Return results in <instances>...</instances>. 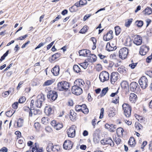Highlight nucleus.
Returning a JSON list of instances; mask_svg holds the SVG:
<instances>
[{
    "mask_svg": "<svg viewBox=\"0 0 152 152\" xmlns=\"http://www.w3.org/2000/svg\"><path fill=\"white\" fill-rule=\"evenodd\" d=\"M135 24L138 27H141L143 24V22L141 20H137L136 21Z\"/></svg>",
    "mask_w": 152,
    "mask_h": 152,
    "instance_id": "nucleus-49",
    "label": "nucleus"
},
{
    "mask_svg": "<svg viewBox=\"0 0 152 152\" xmlns=\"http://www.w3.org/2000/svg\"><path fill=\"white\" fill-rule=\"evenodd\" d=\"M40 126V124L38 122L35 123L34 125V126L37 130H39Z\"/></svg>",
    "mask_w": 152,
    "mask_h": 152,
    "instance_id": "nucleus-57",
    "label": "nucleus"
},
{
    "mask_svg": "<svg viewBox=\"0 0 152 152\" xmlns=\"http://www.w3.org/2000/svg\"><path fill=\"white\" fill-rule=\"evenodd\" d=\"M108 90V87L104 88L102 90L101 93L100 94L101 97H102L105 95Z\"/></svg>",
    "mask_w": 152,
    "mask_h": 152,
    "instance_id": "nucleus-41",
    "label": "nucleus"
},
{
    "mask_svg": "<svg viewBox=\"0 0 152 152\" xmlns=\"http://www.w3.org/2000/svg\"><path fill=\"white\" fill-rule=\"evenodd\" d=\"M134 44L137 45H140L142 42V37L139 35H137L134 37V39L133 41Z\"/></svg>",
    "mask_w": 152,
    "mask_h": 152,
    "instance_id": "nucleus-14",
    "label": "nucleus"
},
{
    "mask_svg": "<svg viewBox=\"0 0 152 152\" xmlns=\"http://www.w3.org/2000/svg\"><path fill=\"white\" fill-rule=\"evenodd\" d=\"M119 74L117 72H113L111 74L110 79L111 83L113 84L116 82L119 77Z\"/></svg>",
    "mask_w": 152,
    "mask_h": 152,
    "instance_id": "nucleus-11",
    "label": "nucleus"
},
{
    "mask_svg": "<svg viewBox=\"0 0 152 152\" xmlns=\"http://www.w3.org/2000/svg\"><path fill=\"white\" fill-rule=\"evenodd\" d=\"M74 83L75 84V86L80 87V88H81L85 84L84 81L81 79H78L76 80Z\"/></svg>",
    "mask_w": 152,
    "mask_h": 152,
    "instance_id": "nucleus-22",
    "label": "nucleus"
},
{
    "mask_svg": "<svg viewBox=\"0 0 152 152\" xmlns=\"http://www.w3.org/2000/svg\"><path fill=\"white\" fill-rule=\"evenodd\" d=\"M85 107L86 105L85 104H83L81 105H78L75 106V110L77 112H82L83 108Z\"/></svg>",
    "mask_w": 152,
    "mask_h": 152,
    "instance_id": "nucleus-31",
    "label": "nucleus"
},
{
    "mask_svg": "<svg viewBox=\"0 0 152 152\" xmlns=\"http://www.w3.org/2000/svg\"><path fill=\"white\" fill-rule=\"evenodd\" d=\"M57 86L58 89L60 91L67 90L69 87V83L66 81H61L58 83Z\"/></svg>",
    "mask_w": 152,
    "mask_h": 152,
    "instance_id": "nucleus-1",
    "label": "nucleus"
},
{
    "mask_svg": "<svg viewBox=\"0 0 152 152\" xmlns=\"http://www.w3.org/2000/svg\"><path fill=\"white\" fill-rule=\"evenodd\" d=\"M101 143L103 145L108 144L112 146L114 145V143L112 139L110 138L104 139L101 141Z\"/></svg>",
    "mask_w": 152,
    "mask_h": 152,
    "instance_id": "nucleus-12",
    "label": "nucleus"
},
{
    "mask_svg": "<svg viewBox=\"0 0 152 152\" xmlns=\"http://www.w3.org/2000/svg\"><path fill=\"white\" fill-rule=\"evenodd\" d=\"M72 93L76 95H79L83 92V90L81 88L75 85L72 86Z\"/></svg>",
    "mask_w": 152,
    "mask_h": 152,
    "instance_id": "nucleus-9",
    "label": "nucleus"
},
{
    "mask_svg": "<svg viewBox=\"0 0 152 152\" xmlns=\"http://www.w3.org/2000/svg\"><path fill=\"white\" fill-rule=\"evenodd\" d=\"M42 123L44 124H47L49 122V119L47 117H43L41 120Z\"/></svg>",
    "mask_w": 152,
    "mask_h": 152,
    "instance_id": "nucleus-36",
    "label": "nucleus"
},
{
    "mask_svg": "<svg viewBox=\"0 0 152 152\" xmlns=\"http://www.w3.org/2000/svg\"><path fill=\"white\" fill-rule=\"evenodd\" d=\"M17 123V126L18 127H21L23 125V119L20 118L18 120Z\"/></svg>",
    "mask_w": 152,
    "mask_h": 152,
    "instance_id": "nucleus-35",
    "label": "nucleus"
},
{
    "mask_svg": "<svg viewBox=\"0 0 152 152\" xmlns=\"http://www.w3.org/2000/svg\"><path fill=\"white\" fill-rule=\"evenodd\" d=\"M129 100L132 102H134L137 99L136 95L134 93H131L130 95Z\"/></svg>",
    "mask_w": 152,
    "mask_h": 152,
    "instance_id": "nucleus-28",
    "label": "nucleus"
},
{
    "mask_svg": "<svg viewBox=\"0 0 152 152\" xmlns=\"http://www.w3.org/2000/svg\"><path fill=\"white\" fill-rule=\"evenodd\" d=\"M124 130L121 127L118 128L116 130V133L118 136L121 137L123 136V133Z\"/></svg>",
    "mask_w": 152,
    "mask_h": 152,
    "instance_id": "nucleus-32",
    "label": "nucleus"
},
{
    "mask_svg": "<svg viewBox=\"0 0 152 152\" xmlns=\"http://www.w3.org/2000/svg\"><path fill=\"white\" fill-rule=\"evenodd\" d=\"M18 102H15L12 104V107L14 109H16L18 108Z\"/></svg>",
    "mask_w": 152,
    "mask_h": 152,
    "instance_id": "nucleus-59",
    "label": "nucleus"
},
{
    "mask_svg": "<svg viewBox=\"0 0 152 152\" xmlns=\"http://www.w3.org/2000/svg\"><path fill=\"white\" fill-rule=\"evenodd\" d=\"M73 143L69 140H65L63 144V148L66 150L71 149L72 147Z\"/></svg>",
    "mask_w": 152,
    "mask_h": 152,
    "instance_id": "nucleus-13",
    "label": "nucleus"
},
{
    "mask_svg": "<svg viewBox=\"0 0 152 152\" xmlns=\"http://www.w3.org/2000/svg\"><path fill=\"white\" fill-rule=\"evenodd\" d=\"M90 57L91 58V60L92 61L94 62L96 60V56L94 54H90Z\"/></svg>",
    "mask_w": 152,
    "mask_h": 152,
    "instance_id": "nucleus-53",
    "label": "nucleus"
},
{
    "mask_svg": "<svg viewBox=\"0 0 152 152\" xmlns=\"http://www.w3.org/2000/svg\"><path fill=\"white\" fill-rule=\"evenodd\" d=\"M69 118L72 121H74L77 117V114L73 110H71L69 112Z\"/></svg>",
    "mask_w": 152,
    "mask_h": 152,
    "instance_id": "nucleus-23",
    "label": "nucleus"
},
{
    "mask_svg": "<svg viewBox=\"0 0 152 152\" xmlns=\"http://www.w3.org/2000/svg\"><path fill=\"white\" fill-rule=\"evenodd\" d=\"M128 53L129 50L127 48H122L119 51V57L122 59H124L127 58Z\"/></svg>",
    "mask_w": 152,
    "mask_h": 152,
    "instance_id": "nucleus-2",
    "label": "nucleus"
},
{
    "mask_svg": "<svg viewBox=\"0 0 152 152\" xmlns=\"http://www.w3.org/2000/svg\"><path fill=\"white\" fill-rule=\"evenodd\" d=\"M129 144L132 147H134L136 144L135 140L134 137H131L128 142Z\"/></svg>",
    "mask_w": 152,
    "mask_h": 152,
    "instance_id": "nucleus-29",
    "label": "nucleus"
},
{
    "mask_svg": "<svg viewBox=\"0 0 152 152\" xmlns=\"http://www.w3.org/2000/svg\"><path fill=\"white\" fill-rule=\"evenodd\" d=\"M54 82L53 80H48L45 82L43 86H48L52 84Z\"/></svg>",
    "mask_w": 152,
    "mask_h": 152,
    "instance_id": "nucleus-37",
    "label": "nucleus"
},
{
    "mask_svg": "<svg viewBox=\"0 0 152 152\" xmlns=\"http://www.w3.org/2000/svg\"><path fill=\"white\" fill-rule=\"evenodd\" d=\"M13 112H12V111L11 110H9L6 113V115L8 117H11L15 112V110H13Z\"/></svg>",
    "mask_w": 152,
    "mask_h": 152,
    "instance_id": "nucleus-46",
    "label": "nucleus"
},
{
    "mask_svg": "<svg viewBox=\"0 0 152 152\" xmlns=\"http://www.w3.org/2000/svg\"><path fill=\"white\" fill-rule=\"evenodd\" d=\"M118 71L121 74L125 73L126 72L125 68L123 66H121L118 68Z\"/></svg>",
    "mask_w": 152,
    "mask_h": 152,
    "instance_id": "nucleus-34",
    "label": "nucleus"
},
{
    "mask_svg": "<svg viewBox=\"0 0 152 152\" xmlns=\"http://www.w3.org/2000/svg\"><path fill=\"white\" fill-rule=\"evenodd\" d=\"M15 134L17 136V139H18V138H20L21 137V133L19 131H16L15 132Z\"/></svg>",
    "mask_w": 152,
    "mask_h": 152,
    "instance_id": "nucleus-62",
    "label": "nucleus"
},
{
    "mask_svg": "<svg viewBox=\"0 0 152 152\" xmlns=\"http://www.w3.org/2000/svg\"><path fill=\"white\" fill-rule=\"evenodd\" d=\"M63 127V125L62 124L57 123L56 127L55 128L56 130H58L62 128Z\"/></svg>",
    "mask_w": 152,
    "mask_h": 152,
    "instance_id": "nucleus-47",
    "label": "nucleus"
},
{
    "mask_svg": "<svg viewBox=\"0 0 152 152\" xmlns=\"http://www.w3.org/2000/svg\"><path fill=\"white\" fill-rule=\"evenodd\" d=\"M32 152H42V150L41 148H37L36 146L34 147H30V151Z\"/></svg>",
    "mask_w": 152,
    "mask_h": 152,
    "instance_id": "nucleus-27",
    "label": "nucleus"
},
{
    "mask_svg": "<svg viewBox=\"0 0 152 152\" xmlns=\"http://www.w3.org/2000/svg\"><path fill=\"white\" fill-rule=\"evenodd\" d=\"M73 70L75 72L78 73L80 71V69L79 67L77 65H74L73 67Z\"/></svg>",
    "mask_w": 152,
    "mask_h": 152,
    "instance_id": "nucleus-44",
    "label": "nucleus"
},
{
    "mask_svg": "<svg viewBox=\"0 0 152 152\" xmlns=\"http://www.w3.org/2000/svg\"><path fill=\"white\" fill-rule=\"evenodd\" d=\"M132 41L131 38L129 37H127L125 41L124 45L125 46L130 47L131 46L132 44Z\"/></svg>",
    "mask_w": 152,
    "mask_h": 152,
    "instance_id": "nucleus-26",
    "label": "nucleus"
},
{
    "mask_svg": "<svg viewBox=\"0 0 152 152\" xmlns=\"http://www.w3.org/2000/svg\"><path fill=\"white\" fill-rule=\"evenodd\" d=\"M89 64L88 62H86L81 64L80 66L83 67L84 69H86L87 67Z\"/></svg>",
    "mask_w": 152,
    "mask_h": 152,
    "instance_id": "nucleus-52",
    "label": "nucleus"
},
{
    "mask_svg": "<svg viewBox=\"0 0 152 152\" xmlns=\"http://www.w3.org/2000/svg\"><path fill=\"white\" fill-rule=\"evenodd\" d=\"M44 100L45 97L43 95H38L37 97V99L35 103L36 106L37 107L40 108L42 106V103Z\"/></svg>",
    "mask_w": 152,
    "mask_h": 152,
    "instance_id": "nucleus-7",
    "label": "nucleus"
},
{
    "mask_svg": "<svg viewBox=\"0 0 152 152\" xmlns=\"http://www.w3.org/2000/svg\"><path fill=\"white\" fill-rule=\"evenodd\" d=\"M137 63H133L130 64L129 65V66L132 69H134L137 66Z\"/></svg>",
    "mask_w": 152,
    "mask_h": 152,
    "instance_id": "nucleus-60",
    "label": "nucleus"
},
{
    "mask_svg": "<svg viewBox=\"0 0 152 152\" xmlns=\"http://www.w3.org/2000/svg\"><path fill=\"white\" fill-rule=\"evenodd\" d=\"M113 32L112 31H109L106 35L104 36V40L105 41H107L113 39Z\"/></svg>",
    "mask_w": 152,
    "mask_h": 152,
    "instance_id": "nucleus-15",
    "label": "nucleus"
},
{
    "mask_svg": "<svg viewBox=\"0 0 152 152\" xmlns=\"http://www.w3.org/2000/svg\"><path fill=\"white\" fill-rule=\"evenodd\" d=\"M99 78L100 81L102 82L107 81L109 79V74L107 72L102 71L99 75Z\"/></svg>",
    "mask_w": 152,
    "mask_h": 152,
    "instance_id": "nucleus-4",
    "label": "nucleus"
},
{
    "mask_svg": "<svg viewBox=\"0 0 152 152\" xmlns=\"http://www.w3.org/2000/svg\"><path fill=\"white\" fill-rule=\"evenodd\" d=\"M115 110L113 108H112L109 112L108 115L110 117H113L115 115Z\"/></svg>",
    "mask_w": 152,
    "mask_h": 152,
    "instance_id": "nucleus-33",
    "label": "nucleus"
},
{
    "mask_svg": "<svg viewBox=\"0 0 152 152\" xmlns=\"http://www.w3.org/2000/svg\"><path fill=\"white\" fill-rule=\"evenodd\" d=\"M133 19L132 18L128 19L127 21H126L125 23V26L127 27H129L132 22Z\"/></svg>",
    "mask_w": 152,
    "mask_h": 152,
    "instance_id": "nucleus-43",
    "label": "nucleus"
},
{
    "mask_svg": "<svg viewBox=\"0 0 152 152\" xmlns=\"http://www.w3.org/2000/svg\"><path fill=\"white\" fill-rule=\"evenodd\" d=\"M9 91H6L2 93V96L3 97H5L7 96L9 94Z\"/></svg>",
    "mask_w": 152,
    "mask_h": 152,
    "instance_id": "nucleus-64",
    "label": "nucleus"
},
{
    "mask_svg": "<svg viewBox=\"0 0 152 152\" xmlns=\"http://www.w3.org/2000/svg\"><path fill=\"white\" fill-rule=\"evenodd\" d=\"M115 34L118 35L121 32V28L119 26H116L115 27Z\"/></svg>",
    "mask_w": 152,
    "mask_h": 152,
    "instance_id": "nucleus-45",
    "label": "nucleus"
},
{
    "mask_svg": "<svg viewBox=\"0 0 152 152\" xmlns=\"http://www.w3.org/2000/svg\"><path fill=\"white\" fill-rule=\"evenodd\" d=\"M88 30V27L87 26H85L81 29L80 31V33L82 34L85 33Z\"/></svg>",
    "mask_w": 152,
    "mask_h": 152,
    "instance_id": "nucleus-48",
    "label": "nucleus"
},
{
    "mask_svg": "<svg viewBox=\"0 0 152 152\" xmlns=\"http://www.w3.org/2000/svg\"><path fill=\"white\" fill-rule=\"evenodd\" d=\"M123 109L125 115L129 117L131 115V109L130 106L127 104L124 103L122 105Z\"/></svg>",
    "mask_w": 152,
    "mask_h": 152,
    "instance_id": "nucleus-3",
    "label": "nucleus"
},
{
    "mask_svg": "<svg viewBox=\"0 0 152 152\" xmlns=\"http://www.w3.org/2000/svg\"><path fill=\"white\" fill-rule=\"evenodd\" d=\"M96 70L97 71H100L102 70V65L99 64H98L96 65Z\"/></svg>",
    "mask_w": 152,
    "mask_h": 152,
    "instance_id": "nucleus-51",
    "label": "nucleus"
},
{
    "mask_svg": "<svg viewBox=\"0 0 152 152\" xmlns=\"http://www.w3.org/2000/svg\"><path fill=\"white\" fill-rule=\"evenodd\" d=\"M47 151H52L53 152H58L60 148L57 145H53L52 143H49L46 148Z\"/></svg>",
    "mask_w": 152,
    "mask_h": 152,
    "instance_id": "nucleus-8",
    "label": "nucleus"
},
{
    "mask_svg": "<svg viewBox=\"0 0 152 152\" xmlns=\"http://www.w3.org/2000/svg\"><path fill=\"white\" fill-rule=\"evenodd\" d=\"M139 87L138 84L134 82H132L130 85V89L132 91H138L139 89Z\"/></svg>",
    "mask_w": 152,
    "mask_h": 152,
    "instance_id": "nucleus-17",
    "label": "nucleus"
},
{
    "mask_svg": "<svg viewBox=\"0 0 152 152\" xmlns=\"http://www.w3.org/2000/svg\"><path fill=\"white\" fill-rule=\"evenodd\" d=\"M26 99L25 97L22 96L20 98L19 100V103H22L25 102Z\"/></svg>",
    "mask_w": 152,
    "mask_h": 152,
    "instance_id": "nucleus-54",
    "label": "nucleus"
},
{
    "mask_svg": "<svg viewBox=\"0 0 152 152\" xmlns=\"http://www.w3.org/2000/svg\"><path fill=\"white\" fill-rule=\"evenodd\" d=\"M105 127L106 128L108 129L110 132H115L117 127L116 125H114L112 124L109 125L108 124H105Z\"/></svg>",
    "mask_w": 152,
    "mask_h": 152,
    "instance_id": "nucleus-19",
    "label": "nucleus"
},
{
    "mask_svg": "<svg viewBox=\"0 0 152 152\" xmlns=\"http://www.w3.org/2000/svg\"><path fill=\"white\" fill-rule=\"evenodd\" d=\"M79 53L80 56L87 57L89 56L90 51L89 50L84 49L80 50Z\"/></svg>",
    "mask_w": 152,
    "mask_h": 152,
    "instance_id": "nucleus-18",
    "label": "nucleus"
},
{
    "mask_svg": "<svg viewBox=\"0 0 152 152\" xmlns=\"http://www.w3.org/2000/svg\"><path fill=\"white\" fill-rule=\"evenodd\" d=\"M75 126L73 125L67 130V134L69 137H73L75 136Z\"/></svg>",
    "mask_w": 152,
    "mask_h": 152,
    "instance_id": "nucleus-10",
    "label": "nucleus"
},
{
    "mask_svg": "<svg viewBox=\"0 0 152 152\" xmlns=\"http://www.w3.org/2000/svg\"><path fill=\"white\" fill-rule=\"evenodd\" d=\"M79 2L81 5H84L86 4L87 3V1L86 0H80Z\"/></svg>",
    "mask_w": 152,
    "mask_h": 152,
    "instance_id": "nucleus-58",
    "label": "nucleus"
},
{
    "mask_svg": "<svg viewBox=\"0 0 152 152\" xmlns=\"http://www.w3.org/2000/svg\"><path fill=\"white\" fill-rule=\"evenodd\" d=\"M82 112L85 114H87L88 113V109L86 107V105L85 107L83 108Z\"/></svg>",
    "mask_w": 152,
    "mask_h": 152,
    "instance_id": "nucleus-55",
    "label": "nucleus"
},
{
    "mask_svg": "<svg viewBox=\"0 0 152 152\" xmlns=\"http://www.w3.org/2000/svg\"><path fill=\"white\" fill-rule=\"evenodd\" d=\"M104 112V109L103 108H102L101 109V113L100 115L99 116L100 118H102L103 116V114Z\"/></svg>",
    "mask_w": 152,
    "mask_h": 152,
    "instance_id": "nucleus-61",
    "label": "nucleus"
},
{
    "mask_svg": "<svg viewBox=\"0 0 152 152\" xmlns=\"http://www.w3.org/2000/svg\"><path fill=\"white\" fill-rule=\"evenodd\" d=\"M144 12L145 14L149 15L152 13L151 8L150 7H147L144 10Z\"/></svg>",
    "mask_w": 152,
    "mask_h": 152,
    "instance_id": "nucleus-38",
    "label": "nucleus"
},
{
    "mask_svg": "<svg viewBox=\"0 0 152 152\" xmlns=\"http://www.w3.org/2000/svg\"><path fill=\"white\" fill-rule=\"evenodd\" d=\"M16 145L20 149L23 148L25 146V143L23 140H19Z\"/></svg>",
    "mask_w": 152,
    "mask_h": 152,
    "instance_id": "nucleus-25",
    "label": "nucleus"
},
{
    "mask_svg": "<svg viewBox=\"0 0 152 152\" xmlns=\"http://www.w3.org/2000/svg\"><path fill=\"white\" fill-rule=\"evenodd\" d=\"M47 88H46L45 91L46 92H48V93L47 95L48 98L50 99L53 101L55 100L56 99L58 96L57 92L55 91H48V89L47 90Z\"/></svg>",
    "mask_w": 152,
    "mask_h": 152,
    "instance_id": "nucleus-6",
    "label": "nucleus"
},
{
    "mask_svg": "<svg viewBox=\"0 0 152 152\" xmlns=\"http://www.w3.org/2000/svg\"><path fill=\"white\" fill-rule=\"evenodd\" d=\"M119 136L115 137V138H114V141L116 143L117 145L119 144L121 141V139L119 137Z\"/></svg>",
    "mask_w": 152,
    "mask_h": 152,
    "instance_id": "nucleus-42",
    "label": "nucleus"
},
{
    "mask_svg": "<svg viewBox=\"0 0 152 152\" xmlns=\"http://www.w3.org/2000/svg\"><path fill=\"white\" fill-rule=\"evenodd\" d=\"M31 110H32V111H33L32 114H33L34 115H37V114L39 113H40V111L39 110H36L34 109H31Z\"/></svg>",
    "mask_w": 152,
    "mask_h": 152,
    "instance_id": "nucleus-56",
    "label": "nucleus"
},
{
    "mask_svg": "<svg viewBox=\"0 0 152 152\" xmlns=\"http://www.w3.org/2000/svg\"><path fill=\"white\" fill-rule=\"evenodd\" d=\"M116 48L113 44L111 45L109 43H107L106 46V50L109 51H112L115 50Z\"/></svg>",
    "mask_w": 152,
    "mask_h": 152,
    "instance_id": "nucleus-21",
    "label": "nucleus"
},
{
    "mask_svg": "<svg viewBox=\"0 0 152 152\" xmlns=\"http://www.w3.org/2000/svg\"><path fill=\"white\" fill-rule=\"evenodd\" d=\"M60 56V53H57L52 56L51 59L52 61H54L57 58H58Z\"/></svg>",
    "mask_w": 152,
    "mask_h": 152,
    "instance_id": "nucleus-40",
    "label": "nucleus"
},
{
    "mask_svg": "<svg viewBox=\"0 0 152 152\" xmlns=\"http://www.w3.org/2000/svg\"><path fill=\"white\" fill-rule=\"evenodd\" d=\"M7 148L5 147H4L0 149V151L2 152H7Z\"/></svg>",
    "mask_w": 152,
    "mask_h": 152,
    "instance_id": "nucleus-63",
    "label": "nucleus"
},
{
    "mask_svg": "<svg viewBox=\"0 0 152 152\" xmlns=\"http://www.w3.org/2000/svg\"><path fill=\"white\" fill-rule=\"evenodd\" d=\"M45 113L48 116L50 115L52 113V109L50 106H48L45 107Z\"/></svg>",
    "mask_w": 152,
    "mask_h": 152,
    "instance_id": "nucleus-24",
    "label": "nucleus"
},
{
    "mask_svg": "<svg viewBox=\"0 0 152 152\" xmlns=\"http://www.w3.org/2000/svg\"><path fill=\"white\" fill-rule=\"evenodd\" d=\"M119 97L118 96L116 97L115 98H114L113 99L112 102L117 104L119 102Z\"/></svg>",
    "mask_w": 152,
    "mask_h": 152,
    "instance_id": "nucleus-50",
    "label": "nucleus"
},
{
    "mask_svg": "<svg viewBox=\"0 0 152 152\" xmlns=\"http://www.w3.org/2000/svg\"><path fill=\"white\" fill-rule=\"evenodd\" d=\"M149 48L145 45L141 47L139 51L140 54L142 56L145 55L148 51Z\"/></svg>",
    "mask_w": 152,
    "mask_h": 152,
    "instance_id": "nucleus-16",
    "label": "nucleus"
},
{
    "mask_svg": "<svg viewBox=\"0 0 152 152\" xmlns=\"http://www.w3.org/2000/svg\"><path fill=\"white\" fill-rule=\"evenodd\" d=\"M59 67L58 65H56L51 70V72L55 76H57L59 74Z\"/></svg>",
    "mask_w": 152,
    "mask_h": 152,
    "instance_id": "nucleus-20",
    "label": "nucleus"
},
{
    "mask_svg": "<svg viewBox=\"0 0 152 152\" xmlns=\"http://www.w3.org/2000/svg\"><path fill=\"white\" fill-rule=\"evenodd\" d=\"M141 87L143 89L145 88L148 86V80L145 76L142 77L139 81Z\"/></svg>",
    "mask_w": 152,
    "mask_h": 152,
    "instance_id": "nucleus-5",
    "label": "nucleus"
},
{
    "mask_svg": "<svg viewBox=\"0 0 152 152\" xmlns=\"http://www.w3.org/2000/svg\"><path fill=\"white\" fill-rule=\"evenodd\" d=\"M100 141V138L98 135L94 136L93 137V141L95 143H98Z\"/></svg>",
    "mask_w": 152,
    "mask_h": 152,
    "instance_id": "nucleus-39",
    "label": "nucleus"
},
{
    "mask_svg": "<svg viewBox=\"0 0 152 152\" xmlns=\"http://www.w3.org/2000/svg\"><path fill=\"white\" fill-rule=\"evenodd\" d=\"M23 110L26 112H29V116L31 117L32 115V110H31V108H30L29 107L27 106H25L23 107Z\"/></svg>",
    "mask_w": 152,
    "mask_h": 152,
    "instance_id": "nucleus-30",
    "label": "nucleus"
}]
</instances>
